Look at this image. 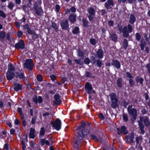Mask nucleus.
<instances>
[{"instance_id": "obj_9", "label": "nucleus", "mask_w": 150, "mask_h": 150, "mask_svg": "<svg viewBox=\"0 0 150 150\" xmlns=\"http://www.w3.org/2000/svg\"><path fill=\"white\" fill-rule=\"evenodd\" d=\"M15 47L17 49H23L25 47V44L23 40H20L15 45Z\"/></svg>"}, {"instance_id": "obj_8", "label": "nucleus", "mask_w": 150, "mask_h": 150, "mask_svg": "<svg viewBox=\"0 0 150 150\" xmlns=\"http://www.w3.org/2000/svg\"><path fill=\"white\" fill-rule=\"evenodd\" d=\"M117 133L119 135H120L122 133H123L124 134H126L128 133V131L126 130V127L124 126H122L120 129L117 128Z\"/></svg>"}, {"instance_id": "obj_28", "label": "nucleus", "mask_w": 150, "mask_h": 150, "mask_svg": "<svg viewBox=\"0 0 150 150\" xmlns=\"http://www.w3.org/2000/svg\"><path fill=\"white\" fill-rule=\"evenodd\" d=\"M89 15H95V12L94 9L92 8H90L88 10Z\"/></svg>"}, {"instance_id": "obj_4", "label": "nucleus", "mask_w": 150, "mask_h": 150, "mask_svg": "<svg viewBox=\"0 0 150 150\" xmlns=\"http://www.w3.org/2000/svg\"><path fill=\"white\" fill-rule=\"evenodd\" d=\"M33 66V62L31 59H27L25 60L24 63V67L28 69L29 72L32 70Z\"/></svg>"}, {"instance_id": "obj_15", "label": "nucleus", "mask_w": 150, "mask_h": 150, "mask_svg": "<svg viewBox=\"0 0 150 150\" xmlns=\"http://www.w3.org/2000/svg\"><path fill=\"white\" fill-rule=\"evenodd\" d=\"M33 101L36 103H37L38 102L40 103L42 102V98L40 96H39L38 98L36 96H35L33 98Z\"/></svg>"}, {"instance_id": "obj_29", "label": "nucleus", "mask_w": 150, "mask_h": 150, "mask_svg": "<svg viewBox=\"0 0 150 150\" xmlns=\"http://www.w3.org/2000/svg\"><path fill=\"white\" fill-rule=\"evenodd\" d=\"M91 137L96 141L98 142L101 141V138L100 137H97L94 134H91Z\"/></svg>"}, {"instance_id": "obj_63", "label": "nucleus", "mask_w": 150, "mask_h": 150, "mask_svg": "<svg viewBox=\"0 0 150 150\" xmlns=\"http://www.w3.org/2000/svg\"><path fill=\"white\" fill-rule=\"evenodd\" d=\"M70 10L72 12L74 13L76 11V9L74 7L72 6Z\"/></svg>"}, {"instance_id": "obj_25", "label": "nucleus", "mask_w": 150, "mask_h": 150, "mask_svg": "<svg viewBox=\"0 0 150 150\" xmlns=\"http://www.w3.org/2000/svg\"><path fill=\"white\" fill-rule=\"evenodd\" d=\"M144 122L145 126H148L150 125V122L149 118L146 117L144 118Z\"/></svg>"}, {"instance_id": "obj_18", "label": "nucleus", "mask_w": 150, "mask_h": 150, "mask_svg": "<svg viewBox=\"0 0 150 150\" xmlns=\"http://www.w3.org/2000/svg\"><path fill=\"white\" fill-rule=\"evenodd\" d=\"M140 45L141 47V49L142 50H144V47L146 46V42L144 39H141L140 41Z\"/></svg>"}, {"instance_id": "obj_39", "label": "nucleus", "mask_w": 150, "mask_h": 150, "mask_svg": "<svg viewBox=\"0 0 150 150\" xmlns=\"http://www.w3.org/2000/svg\"><path fill=\"white\" fill-rule=\"evenodd\" d=\"M96 65L99 67H101L102 66V62L100 60L98 59L96 60Z\"/></svg>"}, {"instance_id": "obj_45", "label": "nucleus", "mask_w": 150, "mask_h": 150, "mask_svg": "<svg viewBox=\"0 0 150 150\" xmlns=\"http://www.w3.org/2000/svg\"><path fill=\"white\" fill-rule=\"evenodd\" d=\"M136 38L137 41H139L141 39V35L139 33H137L135 34Z\"/></svg>"}, {"instance_id": "obj_33", "label": "nucleus", "mask_w": 150, "mask_h": 150, "mask_svg": "<svg viewBox=\"0 0 150 150\" xmlns=\"http://www.w3.org/2000/svg\"><path fill=\"white\" fill-rule=\"evenodd\" d=\"M143 139L142 136H139L136 137V142L137 144L139 143H141L142 142Z\"/></svg>"}, {"instance_id": "obj_40", "label": "nucleus", "mask_w": 150, "mask_h": 150, "mask_svg": "<svg viewBox=\"0 0 150 150\" xmlns=\"http://www.w3.org/2000/svg\"><path fill=\"white\" fill-rule=\"evenodd\" d=\"M6 36V33L3 31H1L0 32V38L2 39H4Z\"/></svg>"}, {"instance_id": "obj_20", "label": "nucleus", "mask_w": 150, "mask_h": 150, "mask_svg": "<svg viewBox=\"0 0 150 150\" xmlns=\"http://www.w3.org/2000/svg\"><path fill=\"white\" fill-rule=\"evenodd\" d=\"M29 136L30 138L33 139L35 137V130L32 128H30Z\"/></svg>"}, {"instance_id": "obj_59", "label": "nucleus", "mask_w": 150, "mask_h": 150, "mask_svg": "<svg viewBox=\"0 0 150 150\" xmlns=\"http://www.w3.org/2000/svg\"><path fill=\"white\" fill-rule=\"evenodd\" d=\"M126 75L127 77H128L130 79L132 78V77L130 73L128 72H127L126 73Z\"/></svg>"}, {"instance_id": "obj_1", "label": "nucleus", "mask_w": 150, "mask_h": 150, "mask_svg": "<svg viewBox=\"0 0 150 150\" xmlns=\"http://www.w3.org/2000/svg\"><path fill=\"white\" fill-rule=\"evenodd\" d=\"M86 124L84 122H82L81 125L76 128V130L78 131V136L77 139H75L73 144V146L75 149L74 150H78L79 146L82 141L83 136L88 134L90 131L88 129H84Z\"/></svg>"}, {"instance_id": "obj_21", "label": "nucleus", "mask_w": 150, "mask_h": 150, "mask_svg": "<svg viewBox=\"0 0 150 150\" xmlns=\"http://www.w3.org/2000/svg\"><path fill=\"white\" fill-rule=\"evenodd\" d=\"M111 107L114 109L116 108L117 106L118 99L111 100Z\"/></svg>"}, {"instance_id": "obj_13", "label": "nucleus", "mask_w": 150, "mask_h": 150, "mask_svg": "<svg viewBox=\"0 0 150 150\" xmlns=\"http://www.w3.org/2000/svg\"><path fill=\"white\" fill-rule=\"evenodd\" d=\"M15 76L16 78H19L20 79H23V80H27V78L24 76L23 73L16 72L15 73Z\"/></svg>"}, {"instance_id": "obj_47", "label": "nucleus", "mask_w": 150, "mask_h": 150, "mask_svg": "<svg viewBox=\"0 0 150 150\" xmlns=\"http://www.w3.org/2000/svg\"><path fill=\"white\" fill-rule=\"evenodd\" d=\"M74 61L77 64H78L81 65L83 64V62L82 61H81L80 59H75L74 60Z\"/></svg>"}, {"instance_id": "obj_12", "label": "nucleus", "mask_w": 150, "mask_h": 150, "mask_svg": "<svg viewBox=\"0 0 150 150\" xmlns=\"http://www.w3.org/2000/svg\"><path fill=\"white\" fill-rule=\"evenodd\" d=\"M112 65L114 66L116 68L118 69L120 68L121 65L120 62L117 60L113 59L112 63Z\"/></svg>"}, {"instance_id": "obj_26", "label": "nucleus", "mask_w": 150, "mask_h": 150, "mask_svg": "<svg viewBox=\"0 0 150 150\" xmlns=\"http://www.w3.org/2000/svg\"><path fill=\"white\" fill-rule=\"evenodd\" d=\"M122 78H118L117 81V84L119 88L122 87Z\"/></svg>"}, {"instance_id": "obj_35", "label": "nucleus", "mask_w": 150, "mask_h": 150, "mask_svg": "<svg viewBox=\"0 0 150 150\" xmlns=\"http://www.w3.org/2000/svg\"><path fill=\"white\" fill-rule=\"evenodd\" d=\"M8 71H10L11 72L14 71L15 70L14 67L13 66V65L11 64H8Z\"/></svg>"}, {"instance_id": "obj_36", "label": "nucleus", "mask_w": 150, "mask_h": 150, "mask_svg": "<svg viewBox=\"0 0 150 150\" xmlns=\"http://www.w3.org/2000/svg\"><path fill=\"white\" fill-rule=\"evenodd\" d=\"M110 38L112 40L115 41L117 40V35L114 33H112L110 35Z\"/></svg>"}, {"instance_id": "obj_7", "label": "nucleus", "mask_w": 150, "mask_h": 150, "mask_svg": "<svg viewBox=\"0 0 150 150\" xmlns=\"http://www.w3.org/2000/svg\"><path fill=\"white\" fill-rule=\"evenodd\" d=\"M60 24L62 29L67 30L68 29L69 25L67 20H62L60 22Z\"/></svg>"}, {"instance_id": "obj_49", "label": "nucleus", "mask_w": 150, "mask_h": 150, "mask_svg": "<svg viewBox=\"0 0 150 150\" xmlns=\"http://www.w3.org/2000/svg\"><path fill=\"white\" fill-rule=\"evenodd\" d=\"M37 80L39 81H42L43 80V78L42 76L41 75H38L37 76Z\"/></svg>"}, {"instance_id": "obj_60", "label": "nucleus", "mask_w": 150, "mask_h": 150, "mask_svg": "<svg viewBox=\"0 0 150 150\" xmlns=\"http://www.w3.org/2000/svg\"><path fill=\"white\" fill-rule=\"evenodd\" d=\"M50 77L51 78L52 80L53 81H54L56 79V76L54 75H50Z\"/></svg>"}, {"instance_id": "obj_50", "label": "nucleus", "mask_w": 150, "mask_h": 150, "mask_svg": "<svg viewBox=\"0 0 150 150\" xmlns=\"http://www.w3.org/2000/svg\"><path fill=\"white\" fill-rule=\"evenodd\" d=\"M0 16L4 18L6 17V14L4 12L0 10Z\"/></svg>"}, {"instance_id": "obj_58", "label": "nucleus", "mask_w": 150, "mask_h": 150, "mask_svg": "<svg viewBox=\"0 0 150 150\" xmlns=\"http://www.w3.org/2000/svg\"><path fill=\"white\" fill-rule=\"evenodd\" d=\"M138 123L140 129L144 128V126L143 124L141 122L139 121Z\"/></svg>"}, {"instance_id": "obj_23", "label": "nucleus", "mask_w": 150, "mask_h": 150, "mask_svg": "<svg viewBox=\"0 0 150 150\" xmlns=\"http://www.w3.org/2000/svg\"><path fill=\"white\" fill-rule=\"evenodd\" d=\"M40 142L42 146L44 145L45 144H46V145L48 146L50 145L49 141L48 140H46L45 139H41L40 140Z\"/></svg>"}, {"instance_id": "obj_51", "label": "nucleus", "mask_w": 150, "mask_h": 150, "mask_svg": "<svg viewBox=\"0 0 150 150\" xmlns=\"http://www.w3.org/2000/svg\"><path fill=\"white\" fill-rule=\"evenodd\" d=\"M90 61V60L88 57L86 58L84 60V63L87 64H89Z\"/></svg>"}, {"instance_id": "obj_22", "label": "nucleus", "mask_w": 150, "mask_h": 150, "mask_svg": "<svg viewBox=\"0 0 150 150\" xmlns=\"http://www.w3.org/2000/svg\"><path fill=\"white\" fill-rule=\"evenodd\" d=\"M76 15L74 14H71L69 15V19L71 22L73 23L76 21Z\"/></svg>"}, {"instance_id": "obj_42", "label": "nucleus", "mask_w": 150, "mask_h": 150, "mask_svg": "<svg viewBox=\"0 0 150 150\" xmlns=\"http://www.w3.org/2000/svg\"><path fill=\"white\" fill-rule=\"evenodd\" d=\"M78 55L82 59L83 58L84 54L83 52L81 50H78Z\"/></svg>"}, {"instance_id": "obj_27", "label": "nucleus", "mask_w": 150, "mask_h": 150, "mask_svg": "<svg viewBox=\"0 0 150 150\" xmlns=\"http://www.w3.org/2000/svg\"><path fill=\"white\" fill-rule=\"evenodd\" d=\"M29 34L32 35V38L34 39H36L39 37L38 35L32 30L29 33Z\"/></svg>"}, {"instance_id": "obj_37", "label": "nucleus", "mask_w": 150, "mask_h": 150, "mask_svg": "<svg viewBox=\"0 0 150 150\" xmlns=\"http://www.w3.org/2000/svg\"><path fill=\"white\" fill-rule=\"evenodd\" d=\"M79 32V28L77 26L75 27L72 31L73 33L74 34L78 33Z\"/></svg>"}, {"instance_id": "obj_31", "label": "nucleus", "mask_w": 150, "mask_h": 150, "mask_svg": "<svg viewBox=\"0 0 150 150\" xmlns=\"http://www.w3.org/2000/svg\"><path fill=\"white\" fill-rule=\"evenodd\" d=\"M14 90L16 91H18L21 89V86L19 84H16L15 85V87L14 88Z\"/></svg>"}, {"instance_id": "obj_54", "label": "nucleus", "mask_w": 150, "mask_h": 150, "mask_svg": "<svg viewBox=\"0 0 150 150\" xmlns=\"http://www.w3.org/2000/svg\"><path fill=\"white\" fill-rule=\"evenodd\" d=\"M129 83L130 86L132 87L134 85L133 80L132 79H130L129 80Z\"/></svg>"}, {"instance_id": "obj_14", "label": "nucleus", "mask_w": 150, "mask_h": 150, "mask_svg": "<svg viewBox=\"0 0 150 150\" xmlns=\"http://www.w3.org/2000/svg\"><path fill=\"white\" fill-rule=\"evenodd\" d=\"M113 5L112 0H108L105 4V7L106 8L109 9L111 7V6H113Z\"/></svg>"}, {"instance_id": "obj_41", "label": "nucleus", "mask_w": 150, "mask_h": 150, "mask_svg": "<svg viewBox=\"0 0 150 150\" xmlns=\"http://www.w3.org/2000/svg\"><path fill=\"white\" fill-rule=\"evenodd\" d=\"M82 22L84 26L86 27L88 26V21L85 18H83L82 20Z\"/></svg>"}, {"instance_id": "obj_62", "label": "nucleus", "mask_w": 150, "mask_h": 150, "mask_svg": "<svg viewBox=\"0 0 150 150\" xmlns=\"http://www.w3.org/2000/svg\"><path fill=\"white\" fill-rule=\"evenodd\" d=\"M99 117L101 120H103L104 119L103 115L102 113H100L99 114Z\"/></svg>"}, {"instance_id": "obj_11", "label": "nucleus", "mask_w": 150, "mask_h": 150, "mask_svg": "<svg viewBox=\"0 0 150 150\" xmlns=\"http://www.w3.org/2000/svg\"><path fill=\"white\" fill-rule=\"evenodd\" d=\"M54 104L57 105H59L61 102L59 95L58 94H55L54 96Z\"/></svg>"}, {"instance_id": "obj_44", "label": "nucleus", "mask_w": 150, "mask_h": 150, "mask_svg": "<svg viewBox=\"0 0 150 150\" xmlns=\"http://www.w3.org/2000/svg\"><path fill=\"white\" fill-rule=\"evenodd\" d=\"M95 15H88V18L89 20L90 21H94V19L95 18Z\"/></svg>"}, {"instance_id": "obj_48", "label": "nucleus", "mask_w": 150, "mask_h": 150, "mask_svg": "<svg viewBox=\"0 0 150 150\" xmlns=\"http://www.w3.org/2000/svg\"><path fill=\"white\" fill-rule=\"evenodd\" d=\"M123 118L125 122H127L128 120V117L127 114L124 113L123 115Z\"/></svg>"}, {"instance_id": "obj_16", "label": "nucleus", "mask_w": 150, "mask_h": 150, "mask_svg": "<svg viewBox=\"0 0 150 150\" xmlns=\"http://www.w3.org/2000/svg\"><path fill=\"white\" fill-rule=\"evenodd\" d=\"M6 78L8 80H11L14 77V74L13 72L7 71L6 74Z\"/></svg>"}, {"instance_id": "obj_57", "label": "nucleus", "mask_w": 150, "mask_h": 150, "mask_svg": "<svg viewBox=\"0 0 150 150\" xmlns=\"http://www.w3.org/2000/svg\"><path fill=\"white\" fill-rule=\"evenodd\" d=\"M85 75L86 77H91V72L89 71H86V73Z\"/></svg>"}, {"instance_id": "obj_55", "label": "nucleus", "mask_w": 150, "mask_h": 150, "mask_svg": "<svg viewBox=\"0 0 150 150\" xmlns=\"http://www.w3.org/2000/svg\"><path fill=\"white\" fill-rule=\"evenodd\" d=\"M4 148L7 150L9 149V145L8 143H6L4 146Z\"/></svg>"}, {"instance_id": "obj_3", "label": "nucleus", "mask_w": 150, "mask_h": 150, "mask_svg": "<svg viewBox=\"0 0 150 150\" xmlns=\"http://www.w3.org/2000/svg\"><path fill=\"white\" fill-rule=\"evenodd\" d=\"M132 31V26L130 24L128 25L127 26H125L123 29L122 32L123 35L125 38H127L129 36V33H131Z\"/></svg>"}, {"instance_id": "obj_19", "label": "nucleus", "mask_w": 150, "mask_h": 150, "mask_svg": "<svg viewBox=\"0 0 150 150\" xmlns=\"http://www.w3.org/2000/svg\"><path fill=\"white\" fill-rule=\"evenodd\" d=\"M136 19V18L133 14H131L130 16L129 22L131 24H134L135 22Z\"/></svg>"}, {"instance_id": "obj_64", "label": "nucleus", "mask_w": 150, "mask_h": 150, "mask_svg": "<svg viewBox=\"0 0 150 150\" xmlns=\"http://www.w3.org/2000/svg\"><path fill=\"white\" fill-rule=\"evenodd\" d=\"M146 67L148 69V73L150 74V64L149 63L146 65Z\"/></svg>"}, {"instance_id": "obj_24", "label": "nucleus", "mask_w": 150, "mask_h": 150, "mask_svg": "<svg viewBox=\"0 0 150 150\" xmlns=\"http://www.w3.org/2000/svg\"><path fill=\"white\" fill-rule=\"evenodd\" d=\"M134 137V133L132 132L129 135L127 139L129 140L131 143H132L133 142Z\"/></svg>"}, {"instance_id": "obj_2", "label": "nucleus", "mask_w": 150, "mask_h": 150, "mask_svg": "<svg viewBox=\"0 0 150 150\" xmlns=\"http://www.w3.org/2000/svg\"><path fill=\"white\" fill-rule=\"evenodd\" d=\"M131 105H129L127 108V111L131 117V120L132 122L136 120L137 117V110L134 108H132Z\"/></svg>"}, {"instance_id": "obj_61", "label": "nucleus", "mask_w": 150, "mask_h": 150, "mask_svg": "<svg viewBox=\"0 0 150 150\" xmlns=\"http://www.w3.org/2000/svg\"><path fill=\"white\" fill-rule=\"evenodd\" d=\"M91 61H93V64H95L96 60L95 57L93 56H92L91 57Z\"/></svg>"}, {"instance_id": "obj_56", "label": "nucleus", "mask_w": 150, "mask_h": 150, "mask_svg": "<svg viewBox=\"0 0 150 150\" xmlns=\"http://www.w3.org/2000/svg\"><path fill=\"white\" fill-rule=\"evenodd\" d=\"M117 28H118L119 30L121 33L123 31V29L122 27L120 24H118V25Z\"/></svg>"}, {"instance_id": "obj_10", "label": "nucleus", "mask_w": 150, "mask_h": 150, "mask_svg": "<svg viewBox=\"0 0 150 150\" xmlns=\"http://www.w3.org/2000/svg\"><path fill=\"white\" fill-rule=\"evenodd\" d=\"M85 86V89L87 93L90 94L92 93V85L89 83H87Z\"/></svg>"}, {"instance_id": "obj_53", "label": "nucleus", "mask_w": 150, "mask_h": 150, "mask_svg": "<svg viewBox=\"0 0 150 150\" xmlns=\"http://www.w3.org/2000/svg\"><path fill=\"white\" fill-rule=\"evenodd\" d=\"M90 42L91 44L93 45H94L96 43V40L93 38L90 39Z\"/></svg>"}, {"instance_id": "obj_17", "label": "nucleus", "mask_w": 150, "mask_h": 150, "mask_svg": "<svg viewBox=\"0 0 150 150\" xmlns=\"http://www.w3.org/2000/svg\"><path fill=\"white\" fill-rule=\"evenodd\" d=\"M97 56L98 59H102L103 57V52L100 49H98L97 52Z\"/></svg>"}, {"instance_id": "obj_30", "label": "nucleus", "mask_w": 150, "mask_h": 150, "mask_svg": "<svg viewBox=\"0 0 150 150\" xmlns=\"http://www.w3.org/2000/svg\"><path fill=\"white\" fill-rule=\"evenodd\" d=\"M110 97V98L111 100H115L117 99V97L116 95L113 92L111 93L109 95Z\"/></svg>"}, {"instance_id": "obj_43", "label": "nucleus", "mask_w": 150, "mask_h": 150, "mask_svg": "<svg viewBox=\"0 0 150 150\" xmlns=\"http://www.w3.org/2000/svg\"><path fill=\"white\" fill-rule=\"evenodd\" d=\"M14 6V4L12 2H10L8 5V7L10 10H12Z\"/></svg>"}, {"instance_id": "obj_32", "label": "nucleus", "mask_w": 150, "mask_h": 150, "mask_svg": "<svg viewBox=\"0 0 150 150\" xmlns=\"http://www.w3.org/2000/svg\"><path fill=\"white\" fill-rule=\"evenodd\" d=\"M136 81L137 82H139L142 85L144 81V79L142 78L139 76H137L136 78Z\"/></svg>"}, {"instance_id": "obj_5", "label": "nucleus", "mask_w": 150, "mask_h": 150, "mask_svg": "<svg viewBox=\"0 0 150 150\" xmlns=\"http://www.w3.org/2000/svg\"><path fill=\"white\" fill-rule=\"evenodd\" d=\"M34 11L38 16H41L43 15L44 12L42 8L38 6V4L35 3L34 6Z\"/></svg>"}, {"instance_id": "obj_52", "label": "nucleus", "mask_w": 150, "mask_h": 150, "mask_svg": "<svg viewBox=\"0 0 150 150\" xmlns=\"http://www.w3.org/2000/svg\"><path fill=\"white\" fill-rule=\"evenodd\" d=\"M45 134V129L43 127H42L40 132V134L41 135H43Z\"/></svg>"}, {"instance_id": "obj_38", "label": "nucleus", "mask_w": 150, "mask_h": 150, "mask_svg": "<svg viewBox=\"0 0 150 150\" xmlns=\"http://www.w3.org/2000/svg\"><path fill=\"white\" fill-rule=\"evenodd\" d=\"M23 28L25 30H27V31L28 34L32 30L29 28L28 25L27 24H25L23 25Z\"/></svg>"}, {"instance_id": "obj_46", "label": "nucleus", "mask_w": 150, "mask_h": 150, "mask_svg": "<svg viewBox=\"0 0 150 150\" xmlns=\"http://www.w3.org/2000/svg\"><path fill=\"white\" fill-rule=\"evenodd\" d=\"M51 26L52 27L54 28L55 30H58V27L57 25V24L55 23H52Z\"/></svg>"}, {"instance_id": "obj_34", "label": "nucleus", "mask_w": 150, "mask_h": 150, "mask_svg": "<svg viewBox=\"0 0 150 150\" xmlns=\"http://www.w3.org/2000/svg\"><path fill=\"white\" fill-rule=\"evenodd\" d=\"M128 46V43L126 39H124L123 42V48L125 49H126Z\"/></svg>"}, {"instance_id": "obj_6", "label": "nucleus", "mask_w": 150, "mask_h": 150, "mask_svg": "<svg viewBox=\"0 0 150 150\" xmlns=\"http://www.w3.org/2000/svg\"><path fill=\"white\" fill-rule=\"evenodd\" d=\"M61 122L59 119H56L54 122H52V126L57 130H59L61 128Z\"/></svg>"}]
</instances>
